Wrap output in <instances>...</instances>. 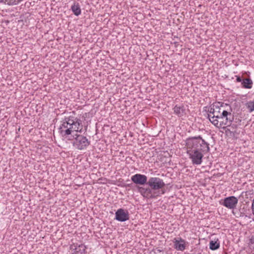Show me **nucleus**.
I'll return each mask as SVG.
<instances>
[{
  "instance_id": "nucleus-1",
  "label": "nucleus",
  "mask_w": 254,
  "mask_h": 254,
  "mask_svg": "<svg viewBox=\"0 0 254 254\" xmlns=\"http://www.w3.org/2000/svg\"><path fill=\"white\" fill-rule=\"evenodd\" d=\"M187 154L193 165H200L202 162L203 154L210 151L209 144L200 135L191 136L186 140Z\"/></svg>"
},
{
  "instance_id": "nucleus-2",
  "label": "nucleus",
  "mask_w": 254,
  "mask_h": 254,
  "mask_svg": "<svg viewBox=\"0 0 254 254\" xmlns=\"http://www.w3.org/2000/svg\"><path fill=\"white\" fill-rule=\"evenodd\" d=\"M59 129L60 134L66 138L74 131L81 133L83 131V126L80 119L70 116L64 118Z\"/></svg>"
},
{
  "instance_id": "nucleus-3",
  "label": "nucleus",
  "mask_w": 254,
  "mask_h": 254,
  "mask_svg": "<svg viewBox=\"0 0 254 254\" xmlns=\"http://www.w3.org/2000/svg\"><path fill=\"white\" fill-rule=\"evenodd\" d=\"M222 117L218 120H213L212 124L217 127H222L223 126L227 125L228 124H231L234 120V116L231 112L223 111Z\"/></svg>"
},
{
  "instance_id": "nucleus-4",
  "label": "nucleus",
  "mask_w": 254,
  "mask_h": 254,
  "mask_svg": "<svg viewBox=\"0 0 254 254\" xmlns=\"http://www.w3.org/2000/svg\"><path fill=\"white\" fill-rule=\"evenodd\" d=\"M73 136L74 137L73 145L77 149H84L90 144V141L82 135L75 134Z\"/></svg>"
},
{
  "instance_id": "nucleus-5",
  "label": "nucleus",
  "mask_w": 254,
  "mask_h": 254,
  "mask_svg": "<svg viewBox=\"0 0 254 254\" xmlns=\"http://www.w3.org/2000/svg\"><path fill=\"white\" fill-rule=\"evenodd\" d=\"M148 185L152 190H157L163 188L165 186V184L163 182V180L157 177H151L150 178L147 183Z\"/></svg>"
},
{
  "instance_id": "nucleus-6",
  "label": "nucleus",
  "mask_w": 254,
  "mask_h": 254,
  "mask_svg": "<svg viewBox=\"0 0 254 254\" xmlns=\"http://www.w3.org/2000/svg\"><path fill=\"white\" fill-rule=\"evenodd\" d=\"M238 199L234 196H230L225 198L222 204L229 209H234L238 203Z\"/></svg>"
},
{
  "instance_id": "nucleus-7",
  "label": "nucleus",
  "mask_w": 254,
  "mask_h": 254,
  "mask_svg": "<svg viewBox=\"0 0 254 254\" xmlns=\"http://www.w3.org/2000/svg\"><path fill=\"white\" fill-rule=\"evenodd\" d=\"M115 219L120 222H125L129 220V214L127 210L120 208L115 213Z\"/></svg>"
},
{
  "instance_id": "nucleus-8",
  "label": "nucleus",
  "mask_w": 254,
  "mask_h": 254,
  "mask_svg": "<svg viewBox=\"0 0 254 254\" xmlns=\"http://www.w3.org/2000/svg\"><path fill=\"white\" fill-rule=\"evenodd\" d=\"M131 180L136 185H143L147 183V177L140 174H136L131 177Z\"/></svg>"
},
{
  "instance_id": "nucleus-9",
  "label": "nucleus",
  "mask_w": 254,
  "mask_h": 254,
  "mask_svg": "<svg viewBox=\"0 0 254 254\" xmlns=\"http://www.w3.org/2000/svg\"><path fill=\"white\" fill-rule=\"evenodd\" d=\"M222 111H226L223 108V106L221 105L220 107L217 105H213L211 107L208 111V118L210 120L213 117H216L218 116L220 113L222 112Z\"/></svg>"
},
{
  "instance_id": "nucleus-10",
  "label": "nucleus",
  "mask_w": 254,
  "mask_h": 254,
  "mask_svg": "<svg viewBox=\"0 0 254 254\" xmlns=\"http://www.w3.org/2000/svg\"><path fill=\"white\" fill-rule=\"evenodd\" d=\"M138 190L144 197L153 198L155 195L152 193V189L150 188L138 187Z\"/></svg>"
},
{
  "instance_id": "nucleus-11",
  "label": "nucleus",
  "mask_w": 254,
  "mask_h": 254,
  "mask_svg": "<svg viewBox=\"0 0 254 254\" xmlns=\"http://www.w3.org/2000/svg\"><path fill=\"white\" fill-rule=\"evenodd\" d=\"M174 248L177 251H183L186 248V241L181 238H175L173 241Z\"/></svg>"
},
{
  "instance_id": "nucleus-12",
  "label": "nucleus",
  "mask_w": 254,
  "mask_h": 254,
  "mask_svg": "<svg viewBox=\"0 0 254 254\" xmlns=\"http://www.w3.org/2000/svg\"><path fill=\"white\" fill-rule=\"evenodd\" d=\"M174 113L179 117H183L186 115V108L183 105L178 106L176 105L174 108Z\"/></svg>"
},
{
  "instance_id": "nucleus-13",
  "label": "nucleus",
  "mask_w": 254,
  "mask_h": 254,
  "mask_svg": "<svg viewBox=\"0 0 254 254\" xmlns=\"http://www.w3.org/2000/svg\"><path fill=\"white\" fill-rule=\"evenodd\" d=\"M71 9L76 16H78L81 14V9L78 3L74 2L71 6Z\"/></svg>"
},
{
  "instance_id": "nucleus-14",
  "label": "nucleus",
  "mask_w": 254,
  "mask_h": 254,
  "mask_svg": "<svg viewBox=\"0 0 254 254\" xmlns=\"http://www.w3.org/2000/svg\"><path fill=\"white\" fill-rule=\"evenodd\" d=\"M242 84L244 88L251 89L252 87L253 81L250 78H245L242 82Z\"/></svg>"
},
{
  "instance_id": "nucleus-15",
  "label": "nucleus",
  "mask_w": 254,
  "mask_h": 254,
  "mask_svg": "<svg viewBox=\"0 0 254 254\" xmlns=\"http://www.w3.org/2000/svg\"><path fill=\"white\" fill-rule=\"evenodd\" d=\"M220 247V243L218 239L216 241H211L209 243V249L214 251L218 249Z\"/></svg>"
},
{
  "instance_id": "nucleus-16",
  "label": "nucleus",
  "mask_w": 254,
  "mask_h": 254,
  "mask_svg": "<svg viewBox=\"0 0 254 254\" xmlns=\"http://www.w3.org/2000/svg\"><path fill=\"white\" fill-rule=\"evenodd\" d=\"M86 247L82 244L79 245L77 248L75 249V254H82L85 252Z\"/></svg>"
},
{
  "instance_id": "nucleus-17",
  "label": "nucleus",
  "mask_w": 254,
  "mask_h": 254,
  "mask_svg": "<svg viewBox=\"0 0 254 254\" xmlns=\"http://www.w3.org/2000/svg\"><path fill=\"white\" fill-rule=\"evenodd\" d=\"M246 107L250 111V112H252L254 111V100L250 101L247 103Z\"/></svg>"
},
{
  "instance_id": "nucleus-18",
  "label": "nucleus",
  "mask_w": 254,
  "mask_h": 254,
  "mask_svg": "<svg viewBox=\"0 0 254 254\" xmlns=\"http://www.w3.org/2000/svg\"><path fill=\"white\" fill-rule=\"evenodd\" d=\"M222 113H223V112L220 113L219 114H218V116H217L216 117H214L211 118V119L209 120L210 122L212 123V122H213V120L216 121L217 120H218L219 119H220V118H221V117L222 116Z\"/></svg>"
},
{
  "instance_id": "nucleus-19",
  "label": "nucleus",
  "mask_w": 254,
  "mask_h": 254,
  "mask_svg": "<svg viewBox=\"0 0 254 254\" xmlns=\"http://www.w3.org/2000/svg\"><path fill=\"white\" fill-rule=\"evenodd\" d=\"M236 81H237V82H242L243 81L242 79H241V77L240 76L236 75Z\"/></svg>"
},
{
  "instance_id": "nucleus-20",
  "label": "nucleus",
  "mask_w": 254,
  "mask_h": 254,
  "mask_svg": "<svg viewBox=\"0 0 254 254\" xmlns=\"http://www.w3.org/2000/svg\"><path fill=\"white\" fill-rule=\"evenodd\" d=\"M252 209L253 214L254 215V200H253L252 205Z\"/></svg>"
},
{
  "instance_id": "nucleus-21",
  "label": "nucleus",
  "mask_w": 254,
  "mask_h": 254,
  "mask_svg": "<svg viewBox=\"0 0 254 254\" xmlns=\"http://www.w3.org/2000/svg\"><path fill=\"white\" fill-rule=\"evenodd\" d=\"M88 115H89V113H85V114L83 115L82 117L84 118V120H85V118L87 117V116H88Z\"/></svg>"
},
{
  "instance_id": "nucleus-22",
  "label": "nucleus",
  "mask_w": 254,
  "mask_h": 254,
  "mask_svg": "<svg viewBox=\"0 0 254 254\" xmlns=\"http://www.w3.org/2000/svg\"><path fill=\"white\" fill-rule=\"evenodd\" d=\"M23 0H14V2L15 3V4H17L18 3H19L20 2H21V1H22Z\"/></svg>"
},
{
  "instance_id": "nucleus-23",
  "label": "nucleus",
  "mask_w": 254,
  "mask_h": 254,
  "mask_svg": "<svg viewBox=\"0 0 254 254\" xmlns=\"http://www.w3.org/2000/svg\"><path fill=\"white\" fill-rule=\"evenodd\" d=\"M250 243L252 244H254V238H252L250 239Z\"/></svg>"
},
{
  "instance_id": "nucleus-24",
  "label": "nucleus",
  "mask_w": 254,
  "mask_h": 254,
  "mask_svg": "<svg viewBox=\"0 0 254 254\" xmlns=\"http://www.w3.org/2000/svg\"><path fill=\"white\" fill-rule=\"evenodd\" d=\"M87 126H86L85 127V131H86L87 130Z\"/></svg>"
},
{
  "instance_id": "nucleus-25",
  "label": "nucleus",
  "mask_w": 254,
  "mask_h": 254,
  "mask_svg": "<svg viewBox=\"0 0 254 254\" xmlns=\"http://www.w3.org/2000/svg\"><path fill=\"white\" fill-rule=\"evenodd\" d=\"M229 108H231V107H229ZM230 112H231V111H232L231 109H230Z\"/></svg>"
}]
</instances>
